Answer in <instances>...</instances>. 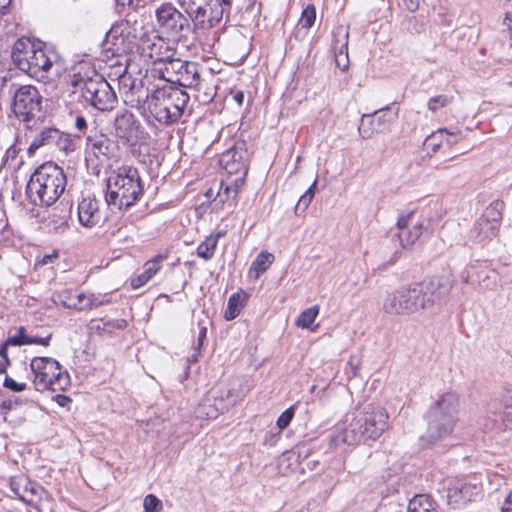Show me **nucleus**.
I'll return each instance as SVG.
<instances>
[{
    "label": "nucleus",
    "mask_w": 512,
    "mask_h": 512,
    "mask_svg": "<svg viewBox=\"0 0 512 512\" xmlns=\"http://www.w3.org/2000/svg\"><path fill=\"white\" fill-rule=\"evenodd\" d=\"M180 5L193 22L195 30L210 29L222 18V12L210 8L208 0H180Z\"/></svg>",
    "instance_id": "f8f14e48"
},
{
    "label": "nucleus",
    "mask_w": 512,
    "mask_h": 512,
    "mask_svg": "<svg viewBox=\"0 0 512 512\" xmlns=\"http://www.w3.org/2000/svg\"><path fill=\"white\" fill-rule=\"evenodd\" d=\"M14 64L33 78L46 80L50 74L59 75L61 64L59 56L50 50H45L40 43H35L28 37L18 39L11 53Z\"/></svg>",
    "instance_id": "f257e3e1"
},
{
    "label": "nucleus",
    "mask_w": 512,
    "mask_h": 512,
    "mask_svg": "<svg viewBox=\"0 0 512 512\" xmlns=\"http://www.w3.org/2000/svg\"><path fill=\"white\" fill-rule=\"evenodd\" d=\"M162 78L171 83H177L185 88H195L198 91L205 89L203 101H211L216 92L213 88H206V79L200 75L199 65L191 61H183L175 56L163 68H160Z\"/></svg>",
    "instance_id": "6e6552de"
},
{
    "label": "nucleus",
    "mask_w": 512,
    "mask_h": 512,
    "mask_svg": "<svg viewBox=\"0 0 512 512\" xmlns=\"http://www.w3.org/2000/svg\"><path fill=\"white\" fill-rule=\"evenodd\" d=\"M78 218L84 227L95 226L101 218L98 201L91 197L83 198L78 204Z\"/></svg>",
    "instance_id": "a878e982"
},
{
    "label": "nucleus",
    "mask_w": 512,
    "mask_h": 512,
    "mask_svg": "<svg viewBox=\"0 0 512 512\" xmlns=\"http://www.w3.org/2000/svg\"><path fill=\"white\" fill-rule=\"evenodd\" d=\"M9 486L13 495L26 503H34L36 496L42 491L41 487L30 482L24 475L12 477Z\"/></svg>",
    "instance_id": "5701e85b"
},
{
    "label": "nucleus",
    "mask_w": 512,
    "mask_h": 512,
    "mask_svg": "<svg viewBox=\"0 0 512 512\" xmlns=\"http://www.w3.org/2000/svg\"><path fill=\"white\" fill-rule=\"evenodd\" d=\"M126 325L127 323L123 319L109 320L103 323L102 328L98 325L95 329L98 331L102 330L104 332H111L113 329H124Z\"/></svg>",
    "instance_id": "49530a36"
},
{
    "label": "nucleus",
    "mask_w": 512,
    "mask_h": 512,
    "mask_svg": "<svg viewBox=\"0 0 512 512\" xmlns=\"http://www.w3.org/2000/svg\"><path fill=\"white\" fill-rule=\"evenodd\" d=\"M501 512H512V491L505 498L501 507Z\"/></svg>",
    "instance_id": "6e6d98bb"
},
{
    "label": "nucleus",
    "mask_w": 512,
    "mask_h": 512,
    "mask_svg": "<svg viewBox=\"0 0 512 512\" xmlns=\"http://www.w3.org/2000/svg\"><path fill=\"white\" fill-rule=\"evenodd\" d=\"M504 208L505 204L503 201L495 200L489 206L486 207L481 217L486 222L498 228V225L502 219Z\"/></svg>",
    "instance_id": "c9c22d12"
},
{
    "label": "nucleus",
    "mask_w": 512,
    "mask_h": 512,
    "mask_svg": "<svg viewBox=\"0 0 512 512\" xmlns=\"http://www.w3.org/2000/svg\"><path fill=\"white\" fill-rule=\"evenodd\" d=\"M114 127L116 135L130 146L143 143L147 133L135 115L128 111H119L115 117Z\"/></svg>",
    "instance_id": "2eb2a0df"
},
{
    "label": "nucleus",
    "mask_w": 512,
    "mask_h": 512,
    "mask_svg": "<svg viewBox=\"0 0 512 512\" xmlns=\"http://www.w3.org/2000/svg\"><path fill=\"white\" fill-rule=\"evenodd\" d=\"M72 85L81 93L86 102L100 111H109L117 101L110 84L95 70L74 74Z\"/></svg>",
    "instance_id": "423d86ee"
},
{
    "label": "nucleus",
    "mask_w": 512,
    "mask_h": 512,
    "mask_svg": "<svg viewBox=\"0 0 512 512\" xmlns=\"http://www.w3.org/2000/svg\"><path fill=\"white\" fill-rule=\"evenodd\" d=\"M118 7H137L139 0H115Z\"/></svg>",
    "instance_id": "bf43d9fd"
},
{
    "label": "nucleus",
    "mask_w": 512,
    "mask_h": 512,
    "mask_svg": "<svg viewBox=\"0 0 512 512\" xmlns=\"http://www.w3.org/2000/svg\"><path fill=\"white\" fill-rule=\"evenodd\" d=\"M460 398L455 392H445L431 405L427 416L426 438L434 443L450 435L457 421Z\"/></svg>",
    "instance_id": "20e7f679"
},
{
    "label": "nucleus",
    "mask_w": 512,
    "mask_h": 512,
    "mask_svg": "<svg viewBox=\"0 0 512 512\" xmlns=\"http://www.w3.org/2000/svg\"><path fill=\"white\" fill-rule=\"evenodd\" d=\"M497 228L480 217L470 230V238L477 242H484L495 236Z\"/></svg>",
    "instance_id": "7c9ffc66"
},
{
    "label": "nucleus",
    "mask_w": 512,
    "mask_h": 512,
    "mask_svg": "<svg viewBox=\"0 0 512 512\" xmlns=\"http://www.w3.org/2000/svg\"><path fill=\"white\" fill-rule=\"evenodd\" d=\"M155 18L159 30L173 37L178 36L188 26V19L169 2L156 8Z\"/></svg>",
    "instance_id": "dca6fc26"
},
{
    "label": "nucleus",
    "mask_w": 512,
    "mask_h": 512,
    "mask_svg": "<svg viewBox=\"0 0 512 512\" xmlns=\"http://www.w3.org/2000/svg\"><path fill=\"white\" fill-rule=\"evenodd\" d=\"M189 101V95L178 88H159L148 95L144 108L162 124L176 122Z\"/></svg>",
    "instance_id": "39448f33"
},
{
    "label": "nucleus",
    "mask_w": 512,
    "mask_h": 512,
    "mask_svg": "<svg viewBox=\"0 0 512 512\" xmlns=\"http://www.w3.org/2000/svg\"><path fill=\"white\" fill-rule=\"evenodd\" d=\"M363 440H366L361 423L355 417L350 423L344 422L339 425L336 432L330 438V446L338 447L341 444L357 445Z\"/></svg>",
    "instance_id": "412c9836"
},
{
    "label": "nucleus",
    "mask_w": 512,
    "mask_h": 512,
    "mask_svg": "<svg viewBox=\"0 0 512 512\" xmlns=\"http://www.w3.org/2000/svg\"><path fill=\"white\" fill-rule=\"evenodd\" d=\"M41 147H56L60 151H72L74 149L73 142L68 135L64 134L56 128H43L32 140L28 151L34 153Z\"/></svg>",
    "instance_id": "f3484780"
},
{
    "label": "nucleus",
    "mask_w": 512,
    "mask_h": 512,
    "mask_svg": "<svg viewBox=\"0 0 512 512\" xmlns=\"http://www.w3.org/2000/svg\"><path fill=\"white\" fill-rule=\"evenodd\" d=\"M217 247L216 238H210L209 236L201 242L197 247V255L204 260H210L215 253Z\"/></svg>",
    "instance_id": "ea45409f"
},
{
    "label": "nucleus",
    "mask_w": 512,
    "mask_h": 512,
    "mask_svg": "<svg viewBox=\"0 0 512 512\" xmlns=\"http://www.w3.org/2000/svg\"><path fill=\"white\" fill-rule=\"evenodd\" d=\"M10 365L9 359H1L0 360V374L6 373L7 367Z\"/></svg>",
    "instance_id": "0e129e2a"
},
{
    "label": "nucleus",
    "mask_w": 512,
    "mask_h": 512,
    "mask_svg": "<svg viewBox=\"0 0 512 512\" xmlns=\"http://www.w3.org/2000/svg\"><path fill=\"white\" fill-rule=\"evenodd\" d=\"M166 259L164 255H157L151 260L144 264L143 273L149 278V280L161 269V263Z\"/></svg>",
    "instance_id": "79ce46f5"
},
{
    "label": "nucleus",
    "mask_w": 512,
    "mask_h": 512,
    "mask_svg": "<svg viewBox=\"0 0 512 512\" xmlns=\"http://www.w3.org/2000/svg\"><path fill=\"white\" fill-rule=\"evenodd\" d=\"M294 458V454L293 453H284L281 457V460H280V465H282L284 462H290L291 459Z\"/></svg>",
    "instance_id": "774afa93"
},
{
    "label": "nucleus",
    "mask_w": 512,
    "mask_h": 512,
    "mask_svg": "<svg viewBox=\"0 0 512 512\" xmlns=\"http://www.w3.org/2000/svg\"><path fill=\"white\" fill-rule=\"evenodd\" d=\"M3 386L14 392H21L26 389V383H18L9 376L5 377Z\"/></svg>",
    "instance_id": "09e8293b"
},
{
    "label": "nucleus",
    "mask_w": 512,
    "mask_h": 512,
    "mask_svg": "<svg viewBox=\"0 0 512 512\" xmlns=\"http://www.w3.org/2000/svg\"><path fill=\"white\" fill-rule=\"evenodd\" d=\"M143 512H160L163 508L162 501L153 494H148L143 501Z\"/></svg>",
    "instance_id": "37998d69"
},
{
    "label": "nucleus",
    "mask_w": 512,
    "mask_h": 512,
    "mask_svg": "<svg viewBox=\"0 0 512 512\" xmlns=\"http://www.w3.org/2000/svg\"><path fill=\"white\" fill-rule=\"evenodd\" d=\"M220 414H222L221 410H218V406L209 394L198 404L195 409V415L200 419H215Z\"/></svg>",
    "instance_id": "f704fd0d"
},
{
    "label": "nucleus",
    "mask_w": 512,
    "mask_h": 512,
    "mask_svg": "<svg viewBox=\"0 0 512 512\" xmlns=\"http://www.w3.org/2000/svg\"><path fill=\"white\" fill-rule=\"evenodd\" d=\"M407 512H437L436 504L427 495H416L412 500H410Z\"/></svg>",
    "instance_id": "e433bc0d"
},
{
    "label": "nucleus",
    "mask_w": 512,
    "mask_h": 512,
    "mask_svg": "<svg viewBox=\"0 0 512 512\" xmlns=\"http://www.w3.org/2000/svg\"><path fill=\"white\" fill-rule=\"evenodd\" d=\"M455 143H457V138L454 133L446 129H439L425 139L424 147L427 151L437 152L444 144L450 147Z\"/></svg>",
    "instance_id": "bb28decb"
},
{
    "label": "nucleus",
    "mask_w": 512,
    "mask_h": 512,
    "mask_svg": "<svg viewBox=\"0 0 512 512\" xmlns=\"http://www.w3.org/2000/svg\"><path fill=\"white\" fill-rule=\"evenodd\" d=\"M12 401H4L0 404V414L6 415L12 409Z\"/></svg>",
    "instance_id": "052dcab7"
},
{
    "label": "nucleus",
    "mask_w": 512,
    "mask_h": 512,
    "mask_svg": "<svg viewBox=\"0 0 512 512\" xmlns=\"http://www.w3.org/2000/svg\"><path fill=\"white\" fill-rule=\"evenodd\" d=\"M319 314V307L317 305L309 307L301 312V314L296 319V326L309 329L311 331H315L318 328V325L312 326L315 319Z\"/></svg>",
    "instance_id": "4c0bfd02"
},
{
    "label": "nucleus",
    "mask_w": 512,
    "mask_h": 512,
    "mask_svg": "<svg viewBox=\"0 0 512 512\" xmlns=\"http://www.w3.org/2000/svg\"><path fill=\"white\" fill-rule=\"evenodd\" d=\"M75 127L79 132L85 133L88 129V123L84 116H77L75 120Z\"/></svg>",
    "instance_id": "864d4df0"
},
{
    "label": "nucleus",
    "mask_w": 512,
    "mask_h": 512,
    "mask_svg": "<svg viewBox=\"0 0 512 512\" xmlns=\"http://www.w3.org/2000/svg\"><path fill=\"white\" fill-rule=\"evenodd\" d=\"M385 109L376 110L373 114H364L361 117L360 125L358 127V131L360 136L363 139H370L373 137L375 133L379 132L380 125L374 118V116L379 115L384 112Z\"/></svg>",
    "instance_id": "2f4dec72"
},
{
    "label": "nucleus",
    "mask_w": 512,
    "mask_h": 512,
    "mask_svg": "<svg viewBox=\"0 0 512 512\" xmlns=\"http://www.w3.org/2000/svg\"><path fill=\"white\" fill-rule=\"evenodd\" d=\"M66 187V176L61 167L47 162L38 167L26 186V195L31 204L39 207L53 205Z\"/></svg>",
    "instance_id": "f03ea898"
},
{
    "label": "nucleus",
    "mask_w": 512,
    "mask_h": 512,
    "mask_svg": "<svg viewBox=\"0 0 512 512\" xmlns=\"http://www.w3.org/2000/svg\"><path fill=\"white\" fill-rule=\"evenodd\" d=\"M28 338V335L25 333V329L21 327L19 329L18 335H14L12 337H9L6 341L7 344L12 346H22L27 345L26 340Z\"/></svg>",
    "instance_id": "de8ad7c7"
},
{
    "label": "nucleus",
    "mask_w": 512,
    "mask_h": 512,
    "mask_svg": "<svg viewBox=\"0 0 512 512\" xmlns=\"http://www.w3.org/2000/svg\"><path fill=\"white\" fill-rule=\"evenodd\" d=\"M220 5V9H218V12H229L230 8L232 7L233 0H217Z\"/></svg>",
    "instance_id": "13d9d810"
},
{
    "label": "nucleus",
    "mask_w": 512,
    "mask_h": 512,
    "mask_svg": "<svg viewBox=\"0 0 512 512\" xmlns=\"http://www.w3.org/2000/svg\"><path fill=\"white\" fill-rule=\"evenodd\" d=\"M429 229L428 226L423 222L416 223L412 228L399 232L397 234L400 245L403 248H408L413 246L419 239L423 236L428 235Z\"/></svg>",
    "instance_id": "c85d7f7f"
},
{
    "label": "nucleus",
    "mask_w": 512,
    "mask_h": 512,
    "mask_svg": "<svg viewBox=\"0 0 512 512\" xmlns=\"http://www.w3.org/2000/svg\"><path fill=\"white\" fill-rule=\"evenodd\" d=\"M247 150L244 142L236 143L221 154L220 164L229 174H236L246 169Z\"/></svg>",
    "instance_id": "4be33fe9"
},
{
    "label": "nucleus",
    "mask_w": 512,
    "mask_h": 512,
    "mask_svg": "<svg viewBox=\"0 0 512 512\" xmlns=\"http://www.w3.org/2000/svg\"><path fill=\"white\" fill-rule=\"evenodd\" d=\"M86 148L96 157H108L113 154L115 150V143L106 135L94 130L90 131V134L86 137Z\"/></svg>",
    "instance_id": "393cba45"
},
{
    "label": "nucleus",
    "mask_w": 512,
    "mask_h": 512,
    "mask_svg": "<svg viewBox=\"0 0 512 512\" xmlns=\"http://www.w3.org/2000/svg\"><path fill=\"white\" fill-rule=\"evenodd\" d=\"M387 110H388V108H386L384 112L380 113L381 115H379V116H378V118H375V119H376V121L379 123V125H380V126H381V124H382L383 122H390V121H391V119H386V113H385V112H386Z\"/></svg>",
    "instance_id": "338daca9"
},
{
    "label": "nucleus",
    "mask_w": 512,
    "mask_h": 512,
    "mask_svg": "<svg viewBox=\"0 0 512 512\" xmlns=\"http://www.w3.org/2000/svg\"><path fill=\"white\" fill-rule=\"evenodd\" d=\"M295 415V406L287 408L277 419V427L280 430L285 429L290 424L291 420Z\"/></svg>",
    "instance_id": "a18cd8bd"
},
{
    "label": "nucleus",
    "mask_w": 512,
    "mask_h": 512,
    "mask_svg": "<svg viewBox=\"0 0 512 512\" xmlns=\"http://www.w3.org/2000/svg\"><path fill=\"white\" fill-rule=\"evenodd\" d=\"M206 335H207V327L199 324L198 342H197V345L195 346L196 350L201 349V347L203 346V342L206 339Z\"/></svg>",
    "instance_id": "5fc2aeb1"
},
{
    "label": "nucleus",
    "mask_w": 512,
    "mask_h": 512,
    "mask_svg": "<svg viewBox=\"0 0 512 512\" xmlns=\"http://www.w3.org/2000/svg\"><path fill=\"white\" fill-rule=\"evenodd\" d=\"M149 281V278L145 273H141L138 276L131 279V286L133 289H138L145 285Z\"/></svg>",
    "instance_id": "603ef678"
},
{
    "label": "nucleus",
    "mask_w": 512,
    "mask_h": 512,
    "mask_svg": "<svg viewBox=\"0 0 512 512\" xmlns=\"http://www.w3.org/2000/svg\"><path fill=\"white\" fill-rule=\"evenodd\" d=\"M407 10L414 12L419 8L420 0H403Z\"/></svg>",
    "instance_id": "4d7b16f0"
},
{
    "label": "nucleus",
    "mask_w": 512,
    "mask_h": 512,
    "mask_svg": "<svg viewBox=\"0 0 512 512\" xmlns=\"http://www.w3.org/2000/svg\"><path fill=\"white\" fill-rule=\"evenodd\" d=\"M422 290V298L426 309L445 300L454 286V280L450 275H438L417 283Z\"/></svg>",
    "instance_id": "4468645a"
},
{
    "label": "nucleus",
    "mask_w": 512,
    "mask_h": 512,
    "mask_svg": "<svg viewBox=\"0 0 512 512\" xmlns=\"http://www.w3.org/2000/svg\"><path fill=\"white\" fill-rule=\"evenodd\" d=\"M480 492L478 483L471 480H456L447 489V499L453 507H460L472 501Z\"/></svg>",
    "instance_id": "aec40b11"
},
{
    "label": "nucleus",
    "mask_w": 512,
    "mask_h": 512,
    "mask_svg": "<svg viewBox=\"0 0 512 512\" xmlns=\"http://www.w3.org/2000/svg\"><path fill=\"white\" fill-rule=\"evenodd\" d=\"M233 98L237 102V104L241 106L243 104V101H244V94H243V92L238 91V92L235 93Z\"/></svg>",
    "instance_id": "69168bd1"
},
{
    "label": "nucleus",
    "mask_w": 512,
    "mask_h": 512,
    "mask_svg": "<svg viewBox=\"0 0 512 512\" xmlns=\"http://www.w3.org/2000/svg\"><path fill=\"white\" fill-rule=\"evenodd\" d=\"M209 395L218 406V410H221L222 413L228 411L229 408L236 403V399L230 389L224 385L213 388Z\"/></svg>",
    "instance_id": "c756f323"
},
{
    "label": "nucleus",
    "mask_w": 512,
    "mask_h": 512,
    "mask_svg": "<svg viewBox=\"0 0 512 512\" xmlns=\"http://www.w3.org/2000/svg\"><path fill=\"white\" fill-rule=\"evenodd\" d=\"M503 24L507 27L510 34L512 35V16L508 13L504 17Z\"/></svg>",
    "instance_id": "e2e57ef3"
},
{
    "label": "nucleus",
    "mask_w": 512,
    "mask_h": 512,
    "mask_svg": "<svg viewBox=\"0 0 512 512\" xmlns=\"http://www.w3.org/2000/svg\"><path fill=\"white\" fill-rule=\"evenodd\" d=\"M146 26L143 20H121L112 25L103 41V49L111 56L137 51Z\"/></svg>",
    "instance_id": "0eeeda50"
},
{
    "label": "nucleus",
    "mask_w": 512,
    "mask_h": 512,
    "mask_svg": "<svg viewBox=\"0 0 512 512\" xmlns=\"http://www.w3.org/2000/svg\"><path fill=\"white\" fill-rule=\"evenodd\" d=\"M54 302L63 307L79 311L91 310L108 303L94 294L77 293L72 290H63L54 295Z\"/></svg>",
    "instance_id": "a211bd4d"
},
{
    "label": "nucleus",
    "mask_w": 512,
    "mask_h": 512,
    "mask_svg": "<svg viewBox=\"0 0 512 512\" xmlns=\"http://www.w3.org/2000/svg\"><path fill=\"white\" fill-rule=\"evenodd\" d=\"M143 184L137 168L122 166L107 179L106 202L116 209L133 206L143 194Z\"/></svg>",
    "instance_id": "7ed1b4c3"
},
{
    "label": "nucleus",
    "mask_w": 512,
    "mask_h": 512,
    "mask_svg": "<svg viewBox=\"0 0 512 512\" xmlns=\"http://www.w3.org/2000/svg\"><path fill=\"white\" fill-rule=\"evenodd\" d=\"M8 346H10V345L7 344V341H5L4 343H2L0 345V356L2 357V359H5V360L9 359L8 354H7Z\"/></svg>",
    "instance_id": "680f3d73"
},
{
    "label": "nucleus",
    "mask_w": 512,
    "mask_h": 512,
    "mask_svg": "<svg viewBox=\"0 0 512 512\" xmlns=\"http://www.w3.org/2000/svg\"><path fill=\"white\" fill-rule=\"evenodd\" d=\"M274 255L267 252L262 251L256 259L252 262L249 275L255 279H258L273 263Z\"/></svg>",
    "instance_id": "72a5a7b5"
},
{
    "label": "nucleus",
    "mask_w": 512,
    "mask_h": 512,
    "mask_svg": "<svg viewBox=\"0 0 512 512\" xmlns=\"http://www.w3.org/2000/svg\"><path fill=\"white\" fill-rule=\"evenodd\" d=\"M453 97L448 95L433 96L428 100L427 107L431 112H436L451 104Z\"/></svg>",
    "instance_id": "a19ab883"
},
{
    "label": "nucleus",
    "mask_w": 512,
    "mask_h": 512,
    "mask_svg": "<svg viewBox=\"0 0 512 512\" xmlns=\"http://www.w3.org/2000/svg\"><path fill=\"white\" fill-rule=\"evenodd\" d=\"M366 439H377L387 429L388 413L384 408L376 407L357 416Z\"/></svg>",
    "instance_id": "6ab92c4d"
},
{
    "label": "nucleus",
    "mask_w": 512,
    "mask_h": 512,
    "mask_svg": "<svg viewBox=\"0 0 512 512\" xmlns=\"http://www.w3.org/2000/svg\"><path fill=\"white\" fill-rule=\"evenodd\" d=\"M421 293L422 290L419 289L417 283L402 286L386 294L382 308L390 315H411L426 310Z\"/></svg>",
    "instance_id": "9d476101"
},
{
    "label": "nucleus",
    "mask_w": 512,
    "mask_h": 512,
    "mask_svg": "<svg viewBox=\"0 0 512 512\" xmlns=\"http://www.w3.org/2000/svg\"><path fill=\"white\" fill-rule=\"evenodd\" d=\"M143 34L137 52L144 60L165 65L176 56V49L169 40L147 27Z\"/></svg>",
    "instance_id": "9b49d317"
},
{
    "label": "nucleus",
    "mask_w": 512,
    "mask_h": 512,
    "mask_svg": "<svg viewBox=\"0 0 512 512\" xmlns=\"http://www.w3.org/2000/svg\"><path fill=\"white\" fill-rule=\"evenodd\" d=\"M316 20V8L313 4L307 5L300 16V19L294 30V37L302 41L304 40L309 32V29L314 25Z\"/></svg>",
    "instance_id": "cd10ccee"
},
{
    "label": "nucleus",
    "mask_w": 512,
    "mask_h": 512,
    "mask_svg": "<svg viewBox=\"0 0 512 512\" xmlns=\"http://www.w3.org/2000/svg\"><path fill=\"white\" fill-rule=\"evenodd\" d=\"M247 300L248 295L242 291L232 294L228 299L227 308L224 312L225 319L229 321L235 319L246 306Z\"/></svg>",
    "instance_id": "473e14b6"
},
{
    "label": "nucleus",
    "mask_w": 512,
    "mask_h": 512,
    "mask_svg": "<svg viewBox=\"0 0 512 512\" xmlns=\"http://www.w3.org/2000/svg\"><path fill=\"white\" fill-rule=\"evenodd\" d=\"M316 185H317V180H314L313 184L300 197V199H299V201H298V203L296 205V208H295L296 211L299 210V209H302L303 211H305L309 207V205H310V203H311V201H312V199H313V197L315 195V191L314 190L316 188Z\"/></svg>",
    "instance_id": "c03bdc74"
},
{
    "label": "nucleus",
    "mask_w": 512,
    "mask_h": 512,
    "mask_svg": "<svg viewBox=\"0 0 512 512\" xmlns=\"http://www.w3.org/2000/svg\"><path fill=\"white\" fill-rule=\"evenodd\" d=\"M334 53H335V62L339 69L345 71L349 67V57H348V38L349 32L348 28L340 25L338 26L334 33Z\"/></svg>",
    "instance_id": "b1692460"
},
{
    "label": "nucleus",
    "mask_w": 512,
    "mask_h": 512,
    "mask_svg": "<svg viewBox=\"0 0 512 512\" xmlns=\"http://www.w3.org/2000/svg\"><path fill=\"white\" fill-rule=\"evenodd\" d=\"M41 104L42 96L38 89L23 85L14 94L13 111L23 121H29L41 111Z\"/></svg>",
    "instance_id": "ddd939ff"
},
{
    "label": "nucleus",
    "mask_w": 512,
    "mask_h": 512,
    "mask_svg": "<svg viewBox=\"0 0 512 512\" xmlns=\"http://www.w3.org/2000/svg\"><path fill=\"white\" fill-rule=\"evenodd\" d=\"M497 412L501 415L504 423H512V391L509 390L502 394L498 403Z\"/></svg>",
    "instance_id": "58836bf2"
},
{
    "label": "nucleus",
    "mask_w": 512,
    "mask_h": 512,
    "mask_svg": "<svg viewBox=\"0 0 512 512\" xmlns=\"http://www.w3.org/2000/svg\"><path fill=\"white\" fill-rule=\"evenodd\" d=\"M34 375L33 385L37 391L62 392L70 386V376L60 363L50 357H34L30 362Z\"/></svg>",
    "instance_id": "1a4fd4ad"
},
{
    "label": "nucleus",
    "mask_w": 512,
    "mask_h": 512,
    "mask_svg": "<svg viewBox=\"0 0 512 512\" xmlns=\"http://www.w3.org/2000/svg\"><path fill=\"white\" fill-rule=\"evenodd\" d=\"M51 338H52L51 333L47 334L46 336H42V337L28 335L26 343H27V345L37 344V345H42V346L46 347L49 345Z\"/></svg>",
    "instance_id": "8fccbe9b"
},
{
    "label": "nucleus",
    "mask_w": 512,
    "mask_h": 512,
    "mask_svg": "<svg viewBox=\"0 0 512 512\" xmlns=\"http://www.w3.org/2000/svg\"><path fill=\"white\" fill-rule=\"evenodd\" d=\"M413 212L408 213H402L399 215L397 219L396 226L399 230V232L405 231L411 218H412Z\"/></svg>",
    "instance_id": "3c124183"
}]
</instances>
